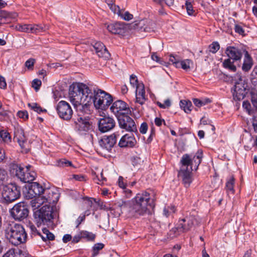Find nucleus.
<instances>
[{
    "label": "nucleus",
    "instance_id": "f257e3e1",
    "mask_svg": "<svg viewBox=\"0 0 257 257\" xmlns=\"http://www.w3.org/2000/svg\"><path fill=\"white\" fill-rule=\"evenodd\" d=\"M69 96L78 113V117L91 113L90 105L92 102L85 92L83 83H73L69 86Z\"/></svg>",
    "mask_w": 257,
    "mask_h": 257
},
{
    "label": "nucleus",
    "instance_id": "f03ea898",
    "mask_svg": "<svg viewBox=\"0 0 257 257\" xmlns=\"http://www.w3.org/2000/svg\"><path fill=\"white\" fill-rule=\"evenodd\" d=\"M117 205L121 208L128 209L130 213L134 215H144L149 210V207H155L154 199L151 198L147 192L137 194L135 198L131 201L120 200Z\"/></svg>",
    "mask_w": 257,
    "mask_h": 257
},
{
    "label": "nucleus",
    "instance_id": "7ed1b4c3",
    "mask_svg": "<svg viewBox=\"0 0 257 257\" xmlns=\"http://www.w3.org/2000/svg\"><path fill=\"white\" fill-rule=\"evenodd\" d=\"M4 232L6 238L14 245L17 246L27 241V233L21 224L7 221L5 224Z\"/></svg>",
    "mask_w": 257,
    "mask_h": 257
},
{
    "label": "nucleus",
    "instance_id": "20e7f679",
    "mask_svg": "<svg viewBox=\"0 0 257 257\" xmlns=\"http://www.w3.org/2000/svg\"><path fill=\"white\" fill-rule=\"evenodd\" d=\"M83 85L86 93L96 109L105 110L112 103L113 99L109 93L97 88H90L84 84Z\"/></svg>",
    "mask_w": 257,
    "mask_h": 257
},
{
    "label": "nucleus",
    "instance_id": "39448f33",
    "mask_svg": "<svg viewBox=\"0 0 257 257\" xmlns=\"http://www.w3.org/2000/svg\"><path fill=\"white\" fill-rule=\"evenodd\" d=\"M53 208L49 205H45L34 212V216L37 225H49L53 222Z\"/></svg>",
    "mask_w": 257,
    "mask_h": 257
},
{
    "label": "nucleus",
    "instance_id": "423d86ee",
    "mask_svg": "<svg viewBox=\"0 0 257 257\" xmlns=\"http://www.w3.org/2000/svg\"><path fill=\"white\" fill-rule=\"evenodd\" d=\"M196 222V218L195 215H187L184 218L179 221L177 226L173 228L171 230V234L172 233L175 236L187 232L193 227L195 222Z\"/></svg>",
    "mask_w": 257,
    "mask_h": 257
},
{
    "label": "nucleus",
    "instance_id": "0eeeda50",
    "mask_svg": "<svg viewBox=\"0 0 257 257\" xmlns=\"http://www.w3.org/2000/svg\"><path fill=\"white\" fill-rule=\"evenodd\" d=\"M20 196V187L15 184L11 183L3 187L2 197L6 203H11L19 198Z\"/></svg>",
    "mask_w": 257,
    "mask_h": 257
},
{
    "label": "nucleus",
    "instance_id": "6e6552de",
    "mask_svg": "<svg viewBox=\"0 0 257 257\" xmlns=\"http://www.w3.org/2000/svg\"><path fill=\"white\" fill-rule=\"evenodd\" d=\"M10 212L13 219L16 221H22L29 215V206L25 202H19L13 206Z\"/></svg>",
    "mask_w": 257,
    "mask_h": 257
},
{
    "label": "nucleus",
    "instance_id": "1a4fd4ad",
    "mask_svg": "<svg viewBox=\"0 0 257 257\" xmlns=\"http://www.w3.org/2000/svg\"><path fill=\"white\" fill-rule=\"evenodd\" d=\"M202 157L203 153L201 150H198L192 159L187 154L183 155L180 161L182 164L181 168L188 169V167L190 166V169H193L192 168L194 165L195 170H197L198 166L201 163Z\"/></svg>",
    "mask_w": 257,
    "mask_h": 257
},
{
    "label": "nucleus",
    "instance_id": "9d476101",
    "mask_svg": "<svg viewBox=\"0 0 257 257\" xmlns=\"http://www.w3.org/2000/svg\"><path fill=\"white\" fill-rule=\"evenodd\" d=\"M249 89L247 82L239 77L238 81L235 82L233 87V97L234 100L240 101L245 96Z\"/></svg>",
    "mask_w": 257,
    "mask_h": 257
},
{
    "label": "nucleus",
    "instance_id": "9b49d317",
    "mask_svg": "<svg viewBox=\"0 0 257 257\" xmlns=\"http://www.w3.org/2000/svg\"><path fill=\"white\" fill-rule=\"evenodd\" d=\"M128 114L122 115L117 118L118 125L121 128L126 131L134 133L136 135L139 134L137 125L134 120Z\"/></svg>",
    "mask_w": 257,
    "mask_h": 257
},
{
    "label": "nucleus",
    "instance_id": "f8f14e48",
    "mask_svg": "<svg viewBox=\"0 0 257 257\" xmlns=\"http://www.w3.org/2000/svg\"><path fill=\"white\" fill-rule=\"evenodd\" d=\"M74 123L75 131L81 135H86L92 128L88 116L78 117Z\"/></svg>",
    "mask_w": 257,
    "mask_h": 257
},
{
    "label": "nucleus",
    "instance_id": "ddd939ff",
    "mask_svg": "<svg viewBox=\"0 0 257 257\" xmlns=\"http://www.w3.org/2000/svg\"><path fill=\"white\" fill-rule=\"evenodd\" d=\"M56 110L60 117L64 120H69L73 114L70 105L65 101L61 100L59 102L56 106Z\"/></svg>",
    "mask_w": 257,
    "mask_h": 257
},
{
    "label": "nucleus",
    "instance_id": "4468645a",
    "mask_svg": "<svg viewBox=\"0 0 257 257\" xmlns=\"http://www.w3.org/2000/svg\"><path fill=\"white\" fill-rule=\"evenodd\" d=\"M110 109L117 118L120 116L128 114L131 111L127 104L121 100L114 101Z\"/></svg>",
    "mask_w": 257,
    "mask_h": 257
},
{
    "label": "nucleus",
    "instance_id": "2eb2a0df",
    "mask_svg": "<svg viewBox=\"0 0 257 257\" xmlns=\"http://www.w3.org/2000/svg\"><path fill=\"white\" fill-rule=\"evenodd\" d=\"M119 137V134L116 133L110 136H104L99 141V145L102 149L110 152L116 144L117 139Z\"/></svg>",
    "mask_w": 257,
    "mask_h": 257
},
{
    "label": "nucleus",
    "instance_id": "dca6fc26",
    "mask_svg": "<svg viewBox=\"0 0 257 257\" xmlns=\"http://www.w3.org/2000/svg\"><path fill=\"white\" fill-rule=\"evenodd\" d=\"M29 227L31 230L32 236H38L44 241L53 240L55 239L54 235L46 228H43L42 232H40L32 223L29 224Z\"/></svg>",
    "mask_w": 257,
    "mask_h": 257
},
{
    "label": "nucleus",
    "instance_id": "f3484780",
    "mask_svg": "<svg viewBox=\"0 0 257 257\" xmlns=\"http://www.w3.org/2000/svg\"><path fill=\"white\" fill-rule=\"evenodd\" d=\"M115 125L114 119L109 116H104L99 119L98 130L101 133L107 132L113 129Z\"/></svg>",
    "mask_w": 257,
    "mask_h": 257
},
{
    "label": "nucleus",
    "instance_id": "a211bd4d",
    "mask_svg": "<svg viewBox=\"0 0 257 257\" xmlns=\"http://www.w3.org/2000/svg\"><path fill=\"white\" fill-rule=\"evenodd\" d=\"M244 51L246 50L234 46H228L226 48L225 53L228 57V59H230L233 61H240L243 53L244 52Z\"/></svg>",
    "mask_w": 257,
    "mask_h": 257
},
{
    "label": "nucleus",
    "instance_id": "6ab92c4d",
    "mask_svg": "<svg viewBox=\"0 0 257 257\" xmlns=\"http://www.w3.org/2000/svg\"><path fill=\"white\" fill-rule=\"evenodd\" d=\"M18 31L25 33L38 34L46 30V27L39 25L24 24L17 27Z\"/></svg>",
    "mask_w": 257,
    "mask_h": 257
},
{
    "label": "nucleus",
    "instance_id": "aec40b11",
    "mask_svg": "<svg viewBox=\"0 0 257 257\" xmlns=\"http://www.w3.org/2000/svg\"><path fill=\"white\" fill-rule=\"evenodd\" d=\"M44 189L39 183L33 182L29 186L28 190V196L30 198L38 196V201H40L42 197L41 196L44 192Z\"/></svg>",
    "mask_w": 257,
    "mask_h": 257
},
{
    "label": "nucleus",
    "instance_id": "412c9836",
    "mask_svg": "<svg viewBox=\"0 0 257 257\" xmlns=\"http://www.w3.org/2000/svg\"><path fill=\"white\" fill-rule=\"evenodd\" d=\"M193 169L181 168L178 173V178L182 181L184 186L186 188L190 186L193 181L192 171Z\"/></svg>",
    "mask_w": 257,
    "mask_h": 257
},
{
    "label": "nucleus",
    "instance_id": "4be33fe9",
    "mask_svg": "<svg viewBox=\"0 0 257 257\" xmlns=\"http://www.w3.org/2000/svg\"><path fill=\"white\" fill-rule=\"evenodd\" d=\"M108 31L115 35H123L127 31V27L123 23L116 22L108 25L107 26Z\"/></svg>",
    "mask_w": 257,
    "mask_h": 257
},
{
    "label": "nucleus",
    "instance_id": "5701e85b",
    "mask_svg": "<svg viewBox=\"0 0 257 257\" xmlns=\"http://www.w3.org/2000/svg\"><path fill=\"white\" fill-rule=\"evenodd\" d=\"M91 45L95 51V53L98 57H102L105 59L109 58L110 57V53L102 42L97 41L93 42L91 43Z\"/></svg>",
    "mask_w": 257,
    "mask_h": 257
},
{
    "label": "nucleus",
    "instance_id": "b1692460",
    "mask_svg": "<svg viewBox=\"0 0 257 257\" xmlns=\"http://www.w3.org/2000/svg\"><path fill=\"white\" fill-rule=\"evenodd\" d=\"M13 173H15L16 177L20 179L22 182L24 183H30L32 182V176L29 175V177L25 178V172H26V168H23L18 165H14L12 166Z\"/></svg>",
    "mask_w": 257,
    "mask_h": 257
},
{
    "label": "nucleus",
    "instance_id": "393cba45",
    "mask_svg": "<svg viewBox=\"0 0 257 257\" xmlns=\"http://www.w3.org/2000/svg\"><path fill=\"white\" fill-rule=\"evenodd\" d=\"M43 194L41 198L42 203L45 202H49V203L57 202L59 198V195L56 193L54 189L50 188L44 189Z\"/></svg>",
    "mask_w": 257,
    "mask_h": 257
},
{
    "label": "nucleus",
    "instance_id": "a878e982",
    "mask_svg": "<svg viewBox=\"0 0 257 257\" xmlns=\"http://www.w3.org/2000/svg\"><path fill=\"white\" fill-rule=\"evenodd\" d=\"M14 139L19 144L22 148H25L27 137L25 135L24 130L19 126L15 127Z\"/></svg>",
    "mask_w": 257,
    "mask_h": 257
},
{
    "label": "nucleus",
    "instance_id": "bb28decb",
    "mask_svg": "<svg viewBox=\"0 0 257 257\" xmlns=\"http://www.w3.org/2000/svg\"><path fill=\"white\" fill-rule=\"evenodd\" d=\"M136 143L137 141L133 134H125L120 139L118 146L121 148H133L135 147Z\"/></svg>",
    "mask_w": 257,
    "mask_h": 257
},
{
    "label": "nucleus",
    "instance_id": "cd10ccee",
    "mask_svg": "<svg viewBox=\"0 0 257 257\" xmlns=\"http://www.w3.org/2000/svg\"><path fill=\"white\" fill-rule=\"evenodd\" d=\"M136 102L141 105L144 104L146 100L147 99V96L146 95L145 86L142 83H141L140 85L137 86L136 89Z\"/></svg>",
    "mask_w": 257,
    "mask_h": 257
},
{
    "label": "nucleus",
    "instance_id": "c85d7f7f",
    "mask_svg": "<svg viewBox=\"0 0 257 257\" xmlns=\"http://www.w3.org/2000/svg\"><path fill=\"white\" fill-rule=\"evenodd\" d=\"M244 51L243 63L241 69L244 72H248L253 65V60L247 51Z\"/></svg>",
    "mask_w": 257,
    "mask_h": 257
},
{
    "label": "nucleus",
    "instance_id": "c756f323",
    "mask_svg": "<svg viewBox=\"0 0 257 257\" xmlns=\"http://www.w3.org/2000/svg\"><path fill=\"white\" fill-rule=\"evenodd\" d=\"M234 62L235 61L230 60V59L227 58L224 60L222 63V66L224 68L230 71L235 72L236 71V67L234 64Z\"/></svg>",
    "mask_w": 257,
    "mask_h": 257
},
{
    "label": "nucleus",
    "instance_id": "7c9ffc66",
    "mask_svg": "<svg viewBox=\"0 0 257 257\" xmlns=\"http://www.w3.org/2000/svg\"><path fill=\"white\" fill-rule=\"evenodd\" d=\"M192 61L189 59H186L180 61V63L176 64V68H182L186 71H188L190 68V64H192Z\"/></svg>",
    "mask_w": 257,
    "mask_h": 257
},
{
    "label": "nucleus",
    "instance_id": "2f4dec72",
    "mask_svg": "<svg viewBox=\"0 0 257 257\" xmlns=\"http://www.w3.org/2000/svg\"><path fill=\"white\" fill-rule=\"evenodd\" d=\"M180 105L185 112L189 113L191 112L192 105L190 101L182 100L180 101Z\"/></svg>",
    "mask_w": 257,
    "mask_h": 257
},
{
    "label": "nucleus",
    "instance_id": "473e14b6",
    "mask_svg": "<svg viewBox=\"0 0 257 257\" xmlns=\"http://www.w3.org/2000/svg\"><path fill=\"white\" fill-rule=\"evenodd\" d=\"M234 178L233 177H230L226 182L225 188L227 193L228 194L230 192L231 194H234Z\"/></svg>",
    "mask_w": 257,
    "mask_h": 257
},
{
    "label": "nucleus",
    "instance_id": "72a5a7b5",
    "mask_svg": "<svg viewBox=\"0 0 257 257\" xmlns=\"http://www.w3.org/2000/svg\"><path fill=\"white\" fill-rule=\"evenodd\" d=\"M242 107L249 115L253 114L257 111L256 109H253V106H251L250 103L247 100L243 102Z\"/></svg>",
    "mask_w": 257,
    "mask_h": 257
},
{
    "label": "nucleus",
    "instance_id": "f704fd0d",
    "mask_svg": "<svg viewBox=\"0 0 257 257\" xmlns=\"http://www.w3.org/2000/svg\"><path fill=\"white\" fill-rule=\"evenodd\" d=\"M250 79L251 84L255 87H257V65L255 66L250 75Z\"/></svg>",
    "mask_w": 257,
    "mask_h": 257
},
{
    "label": "nucleus",
    "instance_id": "c9c22d12",
    "mask_svg": "<svg viewBox=\"0 0 257 257\" xmlns=\"http://www.w3.org/2000/svg\"><path fill=\"white\" fill-rule=\"evenodd\" d=\"M80 232L82 238L86 239L88 241H93L95 238V235L92 232L87 231H82Z\"/></svg>",
    "mask_w": 257,
    "mask_h": 257
},
{
    "label": "nucleus",
    "instance_id": "e433bc0d",
    "mask_svg": "<svg viewBox=\"0 0 257 257\" xmlns=\"http://www.w3.org/2000/svg\"><path fill=\"white\" fill-rule=\"evenodd\" d=\"M155 26L156 25L154 22L149 21L147 24L144 25V26L141 28V30L146 32H153L154 31Z\"/></svg>",
    "mask_w": 257,
    "mask_h": 257
},
{
    "label": "nucleus",
    "instance_id": "4c0bfd02",
    "mask_svg": "<svg viewBox=\"0 0 257 257\" xmlns=\"http://www.w3.org/2000/svg\"><path fill=\"white\" fill-rule=\"evenodd\" d=\"M11 112L8 110L2 108L0 110V120L1 121H8L10 119Z\"/></svg>",
    "mask_w": 257,
    "mask_h": 257
},
{
    "label": "nucleus",
    "instance_id": "58836bf2",
    "mask_svg": "<svg viewBox=\"0 0 257 257\" xmlns=\"http://www.w3.org/2000/svg\"><path fill=\"white\" fill-rule=\"evenodd\" d=\"M104 244L101 243H97L94 244L92 249V257H95L98 254L100 250L104 247Z\"/></svg>",
    "mask_w": 257,
    "mask_h": 257
},
{
    "label": "nucleus",
    "instance_id": "ea45409f",
    "mask_svg": "<svg viewBox=\"0 0 257 257\" xmlns=\"http://www.w3.org/2000/svg\"><path fill=\"white\" fill-rule=\"evenodd\" d=\"M28 106L31 109L38 113H40L43 111H46V109H43L41 106L36 103H28Z\"/></svg>",
    "mask_w": 257,
    "mask_h": 257
},
{
    "label": "nucleus",
    "instance_id": "a19ab883",
    "mask_svg": "<svg viewBox=\"0 0 257 257\" xmlns=\"http://www.w3.org/2000/svg\"><path fill=\"white\" fill-rule=\"evenodd\" d=\"M57 165L60 167H65L72 166V163L71 162L65 159H61L57 162Z\"/></svg>",
    "mask_w": 257,
    "mask_h": 257
},
{
    "label": "nucleus",
    "instance_id": "79ce46f5",
    "mask_svg": "<svg viewBox=\"0 0 257 257\" xmlns=\"http://www.w3.org/2000/svg\"><path fill=\"white\" fill-rule=\"evenodd\" d=\"M118 16L120 17L121 19L125 21H130L133 18V15L130 14L127 11H124L121 10Z\"/></svg>",
    "mask_w": 257,
    "mask_h": 257
},
{
    "label": "nucleus",
    "instance_id": "37998d69",
    "mask_svg": "<svg viewBox=\"0 0 257 257\" xmlns=\"http://www.w3.org/2000/svg\"><path fill=\"white\" fill-rule=\"evenodd\" d=\"M193 101L194 104L197 107H201L202 106L205 105L208 103L210 102V100L209 99H206L204 100H201L200 99L197 98H194L193 99Z\"/></svg>",
    "mask_w": 257,
    "mask_h": 257
},
{
    "label": "nucleus",
    "instance_id": "c03bdc74",
    "mask_svg": "<svg viewBox=\"0 0 257 257\" xmlns=\"http://www.w3.org/2000/svg\"><path fill=\"white\" fill-rule=\"evenodd\" d=\"M209 51L213 54L216 53L220 48V45L217 42H213L209 46Z\"/></svg>",
    "mask_w": 257,
    "mask_h": 257
},
{
    "label": "nucleus",
    "instance_id": "a18cd8bd",
    "mask_svg": "<svg viewBox=\"0 0 257 257\" xmlns=\"http://www.w3.org/2000/svg\"><path fill=\"white\" fill-rule=\"evenodd\" d=\"M153 1L160 5H162L165 2V4L169 7L173 6L174 4V0H153Z\"/></svg>",
    "mask_w": 257,
    "mask_h": 257
},
{
    "label": "nucleus",
    "instance_id": "49530a36",
    "mask_svg": "<svg viewBox=\"0 0 257 257\" xmlns=\"http://www.w3.org/2000/svg\"><path fill=\"white\" fill-rule=\"evenodd\" d=\"M30 167H31V166H30V165L26 167V172H25V175L24 176V177H25V178H26L27 176H28L29 177V175L33 176L32 179V182L35 179L36 173L34 171H30Z\"/></svg>",
    "mask_w": 257,
    "mask_h": 257
},
{
    "label": "nucleus",
    "instance_id": "de8ad7c7",
    "mask_svg": "<svg viewBox=\"0 0 257 257\" xmlns=\"http://www.w3.org/2000/svg\"><path fill=\"white\" fill-rule=\"evenodd\" d=\"M251 102L252 105L253 106V109L257 110V92L251 93Z\"/></svg>",
    "mask_w": 257,
    "mask_h": 257
},
{
    "label": "nucleus",
    "instance_id": "09e8293b",
    "mask_svg": "<svg viewBox=\"0 0 257 257\" xmlns=\"http://www.w3.org/2000/svg\"><path fill=\"white\" fill-rule=\"evenodd\" d=\"M157 104L161 108H168L171 106V103L169 99H167L164 101V103H162L160 102H157Z\"/></svg>",
    "mask_w": 257,
    "mask_h": 257
},
{
    "label": "nucleus",
    "instance_id": "8fccbe9b",
    "mask_svg": "<svg viewBox=\"0 0 257 257\" xmlns=\"http://www.w3.org/2000/svg\"><path fill=\"white\" fill-rule=\"evenodd\" d=\"M130 84L134 87L137 88V86L140 85L139 83L138 78L135 75L132 74L130 76Z\"/></svg>",
    "mask_w": 257,
    "mask_h": 257
},
{
    "label": "nucleus",
    "instance_id": "3c124183",
    "mask_svg": "<svg viewBox=\"0 0 257 257\" xmlns=\"http://www.w3.org/2000/svg\"><path fill=\"white\" fill-rule=\"evenodd\" d=\"M108 6L109 9L114 13L118 15H119L121 10L120 9L119 7L118 6H116L113 4H108Z\"/></svg>",
    "mask_w": 257,
    "mask_h": 257
},
{
    "label": "nucleus",
    "instance_id": "603ef678",
    "mask_svg": "<svg viewBox=\"0 0 257 257\" xmlns=\"http://www.w3.org/2000/svg\"><path fill=\"white\" fill-rule=\"evenodd\" d=\"M185 6L188 14L190 16L193 15L194 13V11L191 3L188 1H186Z\"/></svg>",
    "mask_w": 257,
    "mask_h": 257
},
{
    "label": "nucleus",
    "instance_id": "864d4df0",
    "mask_svg": "<svg viewBox=\"0 0 257 257\" xmlns=\"http://www.w3.org/2000/svg\"><path fill=\"white\" fill-rule=\"evenodd\" d=\"M93 180L96 183L99 184H102L103 183L104 181L106 180V178L104 177L103 175L102 171L100 173V178L98 176L96 175L95 177L93 178Z\"/></svg>",
    "mask_w": 257,
    "mask_h": 257
},
{
    "label": "nucleus",
    "instance_id": "5fc2aeb1",
    "mask_svg": "<svg viewBox=\"0 0 257 257\" xmlns=\"http://www.w3.org/2000/svg\"><path fill=\"white\" fill-rule=\"evenodd\" d=\"M41 81L38 79H35L32 81V86L35 89L36 91H38L41 85Z\"/></svg>",
    "mask_w": 257,
    "mask_h": 257
},
{
    "label": "nucleus",
    "instance_id": "6e6d98bb",
    "mask_svg": "<svg viewBox=\"0 0 257 257\" xmlns=\"http://www.w3.org/2000/svg\"><path fill=\"white\" fill-rule=\"evenodd\" d=\"M234 30L236 33H238V34H239L240 35L244 36L245 35L244 29L239 25H237V24L235 25Z\"/></svg>",
    "mask_w": 257,
    "mask_h": 257
},
{
    "label": "nucleus",
    "instance_id": "4d7b16f0",
    "mask_svg": "<svg viewBox=\"0 0 257 257\" xmlns=\"http://www.w3.org/2000/svg\"><path fill=\"white\" fill-rule=\"evenodd\" d=\"M17 115L21 118L26 120L28 118V113L26 110H20L17 112Z\"/></svg>",
    "mask_w": 257,
    "mask_h": 257
},
{
    "label": "nucleus",
    "instance_id": "13d9d810",
    "mask_svg": "<svg viewBox=\"0 0 257 257\" xmlns=\"http://www.w3.org/2000/svg\"><path fill=\"white\" fill-rule=\"evenodd\" d=\"M35 62V60L34 59L30 58L25 62V66L29 69H33Z\"/></svg>",
    "mask_w": 257,
    "mask_h": 257
},
{
    "label": "nucleus",
    "instance_id": "bf43d9fd",
    "mask_svg": "<svg viewBox=\"0 0 257 257\" xmlns=\"http://www.w3.org/2000/svg\"><path fill=\"white\" fill-rule=\"evenodd\" d=\"M148 128V124L146 122H143L140 127V132L142 134H145Z\"/></svg>",
    "mask_w": 257,
    "mask_h": 257
},
{
    "label": "nucleus",
    "instance_id": "052dcab7",
    "mask_svg": "<svg viewBox=\"0 0 257 257\" xmlns=\"http://www.w3.org/2000/svg\"><path fill=\"white\" fill-rule=\"evenodd\" d=\"M7 176V172L2 169H0V183H3Z\"/></svg>",
    "mask_w": 257,
    "mask_h": 257
},
{
    "label": "nucleus",
    "instance_id": "680f3d73",
    "mask_svg": "<svg viewBox=\"0 0 257 257\" xmlns=\"http://www.w3.org/2000/svg\"><path fill=\"white\" fill-rule=\"evenodd\" d=\"M3 257H16L15 250L13 249H9L4 254Z\"/></svg>",
    "mask_w": 257,
    "mask_h": 257
},
{
    "label": "nucleus",
    "instance_id": "e2e57ef3",
    "mask_svg": "<svg viewBox=\"0 0 257 257\" xmlns=\"http://www.w3.org/2000/svg\"><path fill=\"white\" fill-rule=\"evenodd\" d=\"M73 178L78 181H86V178L84 175H73Z\"/></svg>",
    "mask_w": 257,
    "mask_h": 257
},
{
    "label": "nucleus",
    "instance_id": "0e129e2a",
    "mask_svg": "<svg viewBox=\"0 0 257 257\" xmlns=\"http://www.w3.org/2000/svg\"><path fill=\"white\" fill-rule=\"evenodd\" d=\"M132 162L133 165L135 166H137L138 164H140L142 162V160L140 158L138 157H134L132 159Z\"/></svg>",
    "mask_w": 257,
    "mask_h": 257
},
{
    "label": "nucleus",
    "instance_id": "69168bd1",
    "mask_svg": "<svg viewBox=\"0 0 257 257\" xmlns=\"http://www.w3.org/2000/svg\"><path fill=\"white\" fill-rule=\"evenodd\" d=\"M7 87V83L5 78L2 76L0 75V88L2 89H5Z\"/></svg>",
    "mask_w": 257,
    "mask_h": 257
},
{
    "label": "nucleus",
    "instance_id": "338daca9",
    "mask_svg": "<svg viewBox=\"0 0 257 257\" xmlns=\"http://www.w3.org/2000/svg\"><path fill=\"white\" fill-rule=\"evenodd\" d=\"M252 125L254 131L257 133V116H254L252 119Z\"/></svg>",
    "mask_w": 257,
    "mask_h": 257
},
{
    "label": "nucleus",
    "instance_id": "774afa93",
    "mask_svg": "<svg viewBox=\"0 0 257 257\" xmlns=\"http://www.w3.org/2000/svg\"><path fill=\"white\" fill-rule=\"evenodd\" d=\"M170 61L176 67V64L177 63H180V61L178 58H176V57L171 55L170 58Z\"/></svg>",
    "mask_w": 257,
    "mask_h": 257
}]
</instances>
